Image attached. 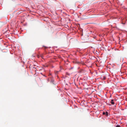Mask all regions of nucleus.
Here are the masks:
<instances>
[{
    "mask_svg": "<svg viewBox=\"0 0 127 127\" xmlns=\"http://www.w3.org/2000/svg\"><path fill=\"white\" fill-rule=\"evenodd\" d=\"M105 115H106L107 116L108 115V113L107 112H105Z\"/></svg>",
    "mask_w": 127,
    "mask_h": 127,
    "instance_id": "f03ea898",
    "label": "nucleus"
},
{
    "mask_svg": "<svg viewBox=\"0 0 127 127\" xmlns=\"http://www.w3.org/2000/svg\"><path fill=\"white\" fill-rule=\"evenodd\" d=\"M116 127H121L119 125H117Z\"/></svg>",
    "mask_w": 127,
    "mask_h": 127,
    "instance_id": "7ed1b4c3",
    "label": "nucleus"
},
{
    "mask_svg": "<svg viewBox=\"0 0 127 127\" xmlns=\"http://www.w3.org/2000/svg\"><path fill=\"white\" fill-rule=\"evenodd\" d=\"M113 101H114L112 99L110 101L111 103L112 104H114V103Z\"/></svg>",
    "mask_w": 127,
    "mask_h": 127,
    "instance_id": "f257e3e1",
    "label": "nucleus"
},
{
    "mask_svg": "<svg viewBox=\"0 0 127 127\" xmlns=\"http://www.w3.org/2000/svg\"><path fill=\"white\" fill-rule=\"evenodd\" d=\"M103 115H105V112H103Z\"/></svg>",
    "mask_w": 127,
    "mask_h": 127,
    "instance_id": "20e7f679",
    "label": "nucleus"
}]
</instances>
